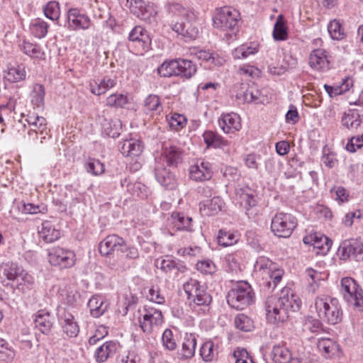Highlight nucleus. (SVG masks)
<instances>
[{
  "label": "nucleus",
  "instance_id": "obj_52",
  "mask_svg": "<svg viewBox=\"0 0 363 363\" xmlns=\"http://www.w3.org/2000/svg\"><path fill=\"white\" fill-rule=\"evenodd\" d=\"M217 240L219 245L223 247L230 246L236 243L238 240L234 233L223 229H220L218 231Z\"/></svg>",
  "mask_w": 363,
  "mask_h": 363
},
{
  "label": "nucleus",
  "instance_id": "obj_40",
  "mask_svg": "<svg viewBox=\"0 0 363 363\" xmlns=\"http://www.w3.org/2000/svg\"><path fill=\"white\" fill-rule=\"evenodd\" d=\"M23 52L32 58L44 59L45 52L38 44H33L24 40L21 45Z\"/></svg>",
  "mask_w": 363,
  "mask_h": 363
},
{
  "label": "nucleus",
  "instance_id": "obj_31",
  "mask_svg": "<svg viewBox=\"0 0 363 363\" xmlns=\"http://www.w3.org/2000/svg\"><path fill=\"white\" fill-rule=\"evenodd\" d=\"M116 84L115 79L108 77H104L99 82L93 81L89 83L91 92L94 95H101L105 94L109 89L113 87Z\"/></svg>",
  "mask_w": 363,
  "mask_h": 363
},
{
  "label": "nucleus",
  "instance_id": "obj_44",
  "mask_svg": "<svg viewBox=\"0 0 363 363\" xmlns=\"http://www.w3.org/2000/svg\"><path fill=\"white\" fill-rule=\"evenodd\" d=\"M234 324L237 329L243 332H250L254 328L252 320L243 313H240L235 317Z\"/></svg>",
  "mask_w": 363,
  "mask_h": 363
},
{
  "label": "nucleus",
  "instance_id": "obj_13",
  "mask_svg": "<svg viewBox=\"0 0 363 363\" xmlns=\"http://www.w3.org/2000/svg\"><path fill=\"white\" fill-rule=\"evenodd\" d=\"M125 241L123 238L113 234L108 235L103 240L99 247V250L102 255H109L114 251L123 252Z\"/></svg>",
  "mask_w": 363,
  "mask_h": 363
},
{
  "label": "nucleus",
  "instance_id": "obj_15",
  "mask_svg": "<svg viewBox=\"0 0 363 363\" xmlns=\"http://www.w3.org/2000/svg\"><path fill=\"white\" fill-rule=\"evenodd\" d=\"M69 27L73 30L88 29L90 26V19L77 9H70L67 12Z\"/></svg>",
  "mask_w": 363,
  "mask_h": 363
},
{
  "label": "nucleus",
  "instance_id": "obj_51",
  "mask_svg": "<svg viewBox=\"0 0 363 363\" xmlns=\"http://www.w3.org/2000/svg\"><path fill=\"white\" fill-rule=\"evenodd\" d=\"M284 274V271L280 269H277L274 266L270 271H269L265 275L268 276L269 281L266 283V286L270 289H274L277 284L281 281Z\"/></svg>",
  "mask_w": 363,
  "mask_h": 363
},
{
  "label": "nucleus",
  "instance_id": "obj_35",
  "mask_svg": "<svg viewBox=\"0 0 363 363\" xmlns=\"http://www.w3.org/2000/svg\"><path fill=\"white\" fill-rule=\"evenodd\" d=\"M128 39L133 42L141 43L143 49L148 48L150 44V38L146 30L141 26H135L130 32Z\"/></svg>",
  "mask_w": 363,
  "mask_h": 363
},
{
  "label": "nucleus",
  "instance_id": "obj_57",
  "mask_svg": "<svg viewBox=\"0 0 363 363\" xmlns=\"http://www.w3.org/2000/svg\"><path fill=\"white\" fill-rule=\"evenodd\" d=\"M162 345L169 351H174L177 349V345L174 337L172 331L170 329H165L162 336Z\"/></svg>",
  "mask_w": 363,
  "mask_h": 363
},
{
  "label": "nucleus",
  "instance_id": "obj_55",
  "mask_svg": "<svg viewBox=\"0 0 363 363\" xmlns=\"http://www.w3.org/2000/svg\"><path fill=\"white\" fill-rule=\"evenodd\" d=\"M275 264L266 257H259L254 265L255 270L257 272H262V275L266 274L270 271Z\"/></svg>",
  "mask_w": 363,
  "mask_h": 363
},
{
  "label": "nucleus",
  "instance_id": "obj_16",
  "mask_svg": "<svg viewBox=\"0 0 363 363\" xmlns=\"http://www.w3.org/2000/svg\"><path fill=\"white\" fill-rule=\"evenodd\" d=\"M235 200L240 206L246 211L257 205L255 191L248 186L238 188L235 189Z\"/></svg>",
  "mask_w": 363,
  "mask_h": 363
},
{
  "label": "nucleus",
  "instance_id": "obj_53",
  "mask_svg": "<svg viewBox=\"0 0 363 363\" xmlns=\"http://www.w3.org/2000/svg\"><path fill=\"white\" fill-rule=\"evenodd\" d=\"M45 16L52 20L56 21L60 15L59 3L55 1H49L43 8Z\"/></svg>",
  "mask_w": 363,
  "mask_h": 363
},
{
  "label": "nucleus",
  "instance_id": "obj_30",
  "mask_svg": "<svg viewBox=\"0 0 363 363\" xmlns=\"http://www.w3.org/2000/svg\"><path fill=\"white\" fill-rule=\"evenodd\" d=\"M90 314L94 318L102 315L108 309V303L104 301L101 296H93L88 302Z\"/></svg>",
  "mask_w": 363,
  "mask_h": 363
},
{
  "label": "nucleus",
  "instance_id": "obj_10",
  "mask_svg": "<svg viewBox=\"0 0 363 363\" xmlns=\"http://www.w3.org/2000/svg\"><path fill=\"white\" fill-rule=\"evenodd\" d=\"M50 264L61 269L70 268L75 264V254L73 251L60 247H52L48 252Z\"/></svg>",
  "mask_w": 363,
  "mask_h": 363
},
{
  "label": "nucleus",
  "instance_id": "obj_2",
  "mask_svg": "<svg viewBox=\"0 0 363 363\" xmlns=\"http://www.w3.org/2000/svg\"><path fill=\"white\" fill-rule=\"evenodd\" d=\"M182 150L170 143H164L161 155L155 158V176L157 181L162 186L172 187L174 175L171 168H176L182 161Z\"/></svg>",
  "mask_w": 363,
  "mask_h": 363
},
{
  "label": "nucleus",
  "instance_id": "obj_8",
  "mask_svg": "<svg viewBox=\"0 0 363 363\" xmlns=\"http://www.w3.org/2000/svg\"><path fill=\"white\" fill-rule=\"evenodd\" d=\"M184 290L187 298L196 306H208L212 298L206 291L204 286L200 284L196 279H191L184 284Z\"/></svg>",
  "mask_w": 363,
  "mask_h": 363
},
{
  "label": "nucleus",
  "instance_id": "obj_27",
  "mask_svg": "<svg viewBox=\"0 0 363 363\" xmlns=\"http://www.w3.org/2000/svg\"><path fill=\"white\" fill-rule=\"evenodd\" d=\"M177 76L189 79L196 72V65L191 60L176 59Z\"/></svg>",
  "mask_w": 363,
  "mask_h": 363
},
{
  "label": "nucleus",
  "instance_id": "obj_3",
  "mask_svg": "<svg viewBox=\"0 0 363 363\" xmlns=\"http://www.w3.org/2000/svg\"><path fill=\"white\" fill-rule=\"evenodd\" d=\"M314 308L318 318L328 324L335 325L342 321V307L335 298L317 296L314 300Z\"/></svg>",
  "mask_w": 363,
  "mask_h": 363
},
{
  "label": "nucleus",
  "instance_id": "obj_11",
  "mask_svg": "<svg viewBox=\"0 0 363 363\" xmlns=\"http://www.w3.org/2000/svg\"><path fill=\"white\" fill-rule=\"evenodd\" d=\"M340 259L353 257L357 261L363 260V242L357 240H344L338 248Z\"/></svg>",
  "mask_w": 363,
  "mask_h": 363
},
{
  "label": "nucleus",
  "instance_id": "obj_61",
  "mask_svg": "<svg viewBox=\"0 0 363 363\" xmlns=\"http://www.w3.org/2000/svg\"><path fill=\"white\" fill-rule=\"evenodd\" d=\"M145 111H157L161 109V103L157 95H149L145 100Z\"/></svg>",
  "mask_w": 363,
  "mask_h": 363
},
{
  "label": "nucleus",
  "instance_id": "obj_5",
  "mask_svg": "<svg viewBox=\"0 0 363 363\" xmlns=\"http://www.w3.org/2000/svg\"><path fill=\"white\" fill-rule=\"evenodd\" d=\"M240 20L239 11L231 6L216 9L213 16V26L223 31H238Z\"/></svg>",
  "mask_w": 363,
  "mask_h": 363
},
{
  "label": "nucleus",
  "instance_id": "obj_34",
  "mask_svg": "<svg viewBox=\"0 0 363 363\" xmlns=\"http://www.w3.org/2000/svg\"><path fill=\"white\" fill-rule=\"evenodd\" d=\"M117 350V345L116 342L113 341H108L99 347L96 352L94 357L96 362H104L107 359L113 355Z\"/></svg>",
  "mask_w": 363,
  "mask_h": 363
},
{
  "label": "nucleus",
  "instance_id": "obj_20",
  "mask_svg": "<svg viewBox=\"0 0 363 363\" xmlns=\"http://www.w3.org/2000/svg\"><path fill=\"white\" fill-rule=\"evenodd\" d=\"M143 149L144 145L143 142L133 138L125 140L119 145V150L125 157H138L142 154Z\"/></svg>",
  "mask_w": 363,
  "mask_h": 363
},
{
  "label": "nucleus",
  "instance_id": "obj_14",
  "mask_svg": "<svg viewBox=\"0 0 363 363\" xmlns=\"http://www.w3.org/2000/svg\"><path fill=\"white\" fill-rule=\"evenodd\" d=\"M58 316L63 332L69 337H77L79 332V327L73 315L65 308H62L58 311Z\"/></svg>",
  "mask_w": 363,
  "mask_h": 363
},
{
  "label": "nucleus",
  "instance_id": "obj_64",
  "mask_svg": "<svg viewBox=\"0 0 363 363\" xmlns=\"http://www.w3.org/2000/svg\"><path fill=\"white\" fill-rule=\"evenodd\" d=\"M235 363H255L245 349H238L233 352Z\"/></svg>",
  "mask_w": 363,
  "mask_h": 363
},
{
  "label": "nucleus",
  "instance_id": "obj_41",
  "mask_svg": "<svg viewBox=\"0 0 363 363\" xmlns=\"http://www.w3.org/2000/svg\"><path fill=\"white\" fill-rule=\"evenodd\" d=\"M322 320L318 318H315L313 316L308 315L305 318L303 330L306 332L311 333H318L323 330Z\"/></svg>",
  "mask_w": 363,
  "mask_h": 363
},
{
  "label": "nucleus",
  "instance_id": "obj_12",
  "mask_svg": "<svg viewBox=\"0 0 363 363\" xmlns=\"http://www.w3.org/2000/svg\"><path fill=\"white\" fill-rule=\"evenodd\" d=\"M213 167L211 162L200 160L189 168L190 178L195 182H203L211 179Z\"/></svg>",
  "mask_w": 363,
  "mask_h": 363
},
{
  "label": "nucleus",
  "instance_id": "obj_38",
  "mask_svg": "<svg viewBox=\"0 0 363 363\" xmlns=\"http://www.w3.org/2000/svg\"><path fill=\"white\" fill-rule=\"evenodd\" d=\"M172 29L178 34L190 38H195L198 34V30L191 26V23L187 21L186 23L184 22H175L172 23Z\"/></svg>",
  "mask_w": 363,
  "mask_h": 363
},
{
  "label": "nucleus",
  "instance_id": "obj_56",
  "mask_svg": "<svg viewBox=\"0 0 363 363\" xmlns=\"http://www.w3.org/2000/svg\"><path fill=\"white\" fill-rule=\"evenodd\" d=\"M85 169L87 172L93 175H99L104 172V166L98 160L89 158L85 164Z\"/></svg>",
  "mask_w": 363,
  "mask_h": 363
},
{
  "label": "nucleus",
  "instance_id": "obj_22",
  "mask_svg": "<svg viewBox=\"0 0 363 363\" xmlns=\"http://www.w3.org/2000/svg\"><path fill=\"white\" fill-rule=\"evenodd\" d=\"M304 244L313 245L314 248L322 250V252L329 251L332 245V240L328 237L317 233L311 234L303 238Z\"/></svg>",
  "mask_w": 363,
  "mask_h": 363
},
{
  "label": "nucleus",
  "instance_id": "obj_45",
  "mask_svg": "<svg viewBox=\"0 0 363 363\" xmlns=\"http://www.w3.org/2000/svg\"><path fill=\"white\" fill-rule=\"evenodd\" d=\"M361 119L357 113H345L342 118V124L350 130H355L361 125Z\"/></svg>",
  "mask_w": 363,
  "mask_h": 363
},
{
  "label": "nucleus",
  "instance_id": "obj_60",
  "mask_svg": "<svg viewBox=\"0 0 363 363\" xmlns=\"http://www.w3.org/2000/svg\"><path fill=\"white\" fill-rule=\"evenodd\" d=\"M127 103V96L122 94H111L106 99V105L111 107H123Z\"/></svg>",
  "mask_w": 363,
  "mask_h": 363
},
{
  "label": "nucleus",
  "instance_id": "obj_19",
  "mask_svg": "<svg viewBox=\"0 0 363 363\" xmlns=\"http://www.w3.org/2000/svg\"><path fill=\"white\" fill-rule=\"evenodd\" d=\"M23 268L17 263L13 262H3L0 264V283L4 284L6 277L9 281H18V277H21L23 272Z\"/></svg>",
  "mask_w": 363,
  "mask_h": 363
},
{
  "label": "nucleus",
  "instance_id": "obj_18",
  "mask_svg": "<svg viewBox=\"0 0 363 363\" xmlns=\"http://www.w3.org/2000/svg\"><path fill=\"white\" fill-rule=\"evenodd\" d=\"M167 13L171 16H181L189 23H191L196 19V14L190 8L184 7L177 2H169L165 6Z\"/></svg>",
  "mask_w": 363,
  "mask_h": 363
},
{
  "label": "nucleus",
  "instance_id": "obj_7",
  "mask_svg": "<svg viewBox=\"0 0 363 363\" xmlns=\"http://www.w3.org/2000/svg\"><path fill=\"white\" fill-rule=\"evenodd\" d=\"M297 225L296 218L290 213H278L272 220V233L280 238H289Z\"/></svg>",
  "mask_w": 363,
  "mask_h": 363
},
{
  "label": "nucleus",
  "instance_id": "obj_36",
  "mask_svg": "<svg viewBox=\"0 0 363 363\" xmlns=\"http://www.w3.org/2000/svg\"><path fill=\"white\" fill-rule=\"evenodd\" d=\"M130 10L133 13L142 20H147L152 16L151 6H147L143 0H134L131 3Z\"/></svg>",
  "mask_w": 363,
  "mask_h": 363
},
{
  "label": "nucleus",
  "instance_id": "obj_6",
  "mask_svg": "<svg viewBox=\"0 0 363 363\" xmlns=\"http://www.w3.org/2000/svg\"><path fill=\"white\" fill-rule=\"evenodd\" d=\"M340 291L344 299L359 311H363V291L351 277L341 279Z\"/></svg>",
  "mask_w": 363,
  "mask_h": 363
},
{
  "label": "nucleus",
  "instance_id": "obj_58",
  "mask_svg": "<svg viewBox=\"0 0 363 363\" xmlns=\"http://www.w3.org/2000/svg\"><path fill=\"white\" fill-rule=\"evenodd\" d=\"M15 356V352L4 339L0 338V360L11 361Z\"/></svg>",
  "mask_w": 363,
  "mask_h": 363
},
{
  "label": "nucleus",
  "instance_id": "obj_23",
  "mask_svg": "<svg viewBox=\"0 0 363 363\" xmlns=\"http://www.w3.org/2000/svg\"><path fill=\"white\" fill-rule=\"evenodd\" d=\"M224 205L220 196H214L211 200L200 203V212L203 216H211L220 212Z\"/></svg>",
  "mask_w": 363,
  "mask_h": 363
},
{
  "label": "nucleus",
  "instance_id": "obj_4",
  "mask_svg": "<svg viewBox=\"0 0 363 363\" xmlns=\"http://www.w3.org/2000/svg\"><path fill=\"white\" fill-rule=\"evenodd\" d=\"M254 292L247 281L237 282L228 291L226 298L228 305L237 310H243L254 302Z\"/></svg>",
  "mask_w": 363,
  "mask_h": 363
},
{
  "label": "nucleus",
  "instance_id": "obj_24",
  "mask_svg": "<svg viewBox=\"0 0 363 363\" xmlns=\"http://www.w3.org/2000/svg\"><path fill=\"white\" fill-rule=\"evenodd\" d=\"M326 51L323 49L313 50L309 57V65L316 70H324L328 68L329 61Z\"/></svg>",
  "mask_w": 363,
  "mask_h": 363
},
{
  "label": "nucleus",
  "instance_id": "obj_21",
  "mask_svg": "<svg viewBox=\"0 0 363 363\" xmlns=\"http://www.w3.org/2000/svg\"><path fill=\"white\" fill-rule=\"evenodd\" d=\"M218 124L226 133H234L241 128L240 116L235 113L221 115L218 119Z\"/></svg>",
  "mask_w": 363,
  "mask_h": 363
},
{
  "label": "nucleus",
  "instance_id": "obj_47",
  "mask_svg": "<svg viewBox=\"0 0 363 363\" xmlns=\"http://www.w3.org/2000/svg\"><path fill=\"white\" fill-rule=\"evenodd\" d=\"M287 35V30L283 16L280 15L278 16L274 26L273 37L276 40H284L286 39Z\"/></svg>",
  "mask_w": 363,
  "mask_h": 363
},
{
  "label": "nucleus",
  "instance_id": "obj_37",
  "mask_svg": "<svg viewBox=\"0 0 363 363\" xmlns=\"http://www.w3.org/2000/svg\"><path fill=\"white\" fill-rule=\"evenodd\" d=\"M317 347L323 352L326 357H332L338 352L339 345L330 338H320L317 342Z\"/></svg>",
  "mask_w": 363,
  "mask_h": 363
},
{
  "label": "nucleus",
  "instance_id": "obj_42",
  "mask_svg": "<svg viewBox=\"0 0 363 363\" xmlns=\"http://www.w3.org/2000/svg\"><path fill=\"white\" fill-rule=\"evenodd\" d=\"M328 30L333 40H341L345 38V33L340 21L333 19L328 26Z\"/></svg>",
  "mask_w": 363,
  "mask_h": 363
},
{
  "label": "nucleus",
  "instance_id": "obj_50",
  "mask_svg": "<svg viewBox=\"0 0 363 363\" xmlns=\"http://www.w3.org/2000/svg\"><path fill=\"white\" fill-rule=\"evenodd\" d=\"M34 284L33 277L28 274L24 269L18 277V281H17V288L18 290L23 293H26L28 290H30Z\"/></svg>",
  "mask_w": 363,
  "mask_h": 363
},
{
  "label": "nucleus",
  "instance_id": "obj_63",
  "mask_svg": "<svg viewBox=\"0 0 363 363\" xmlns=\"http://www.w3.org/2000/svg\"><path fill=\"white\" fill-rule=\"evenodd\" d=\"M244 101L247 103L255 102V104L262 103L261 92L259 89L250 87L246 90L243 94Z\"/></svg>",
  "mask_w": 363,
  "mask_h": 363
},
{
  "label": "nucleus",
  "instance_id": "obj_29",
  "mask_svg": "<svg viewBox=\"0 0 363 363\" xmlns=\"http://www.w3.org/2000/svg\"><path fill=\"white\" fill-rule=\"evenodd\" d=\"M196 337L194 333H186L182 345L181 355L184 359L192 358L196 347Z\"/></svg>",
  "mask_w": 363,
  "mask_h": 363
},
{
  "label": "nucleus",
  "instance_id": "obj_49",
  "mask_svg": "<svg viewBox=\"0 0 363 363\" xmlns=\"http://www.w3.org/2000/svg\"><path fill=\"white\" fill-rule=\"evenodd\" d=\"M258 52L257 46L242 45L235 48L233 52V55L235 59H244L250 55H254Z\"/></svg>",
  "mask_w": 363,
  "mask_h": 363
},
{
  "label": "nucleus",
  "instance_id": "obj_32",
  "mask_svg": "<svg viewBox=\"0 0 363 363\" xmlns=\"http://www.w3.org/2000/svg\"><path fill=\"white\" fill-rule=\"evenodd\" d=\"M170 220L177 230H192V218L183 213L174 212L171 215Z\"/></svg>",
  "mask_w": 363,
  "mask_h": 363
},
{
  "label": "nucleus",
  "instance_id": "obj_39",
  "mask_svg": "<svg viewBox=\"0 0 363 363\" xmlns=\"http://www.w3.org/2000/svg\"><path fill=\"white\" fill-rule=\"evenodd\" d=\"M26 77V72L25 67L22 65L9 67L4 75V78L11 83L23 81Z\"/></svg>",
  "mask_w": 363,
  "mask_h": 363
},
{
  "label": "nucleus",
  "instance_id": "obj_33",
  "mask_svg": "<svg viewBox=\"0 0 363 363\" xmlns=\"http://www.w3.org/2000/svg\"><path fill=\"white\" fill-rule=\"evenodd\" d=\"M203 138L207 147L223 149L228 145L227 140L213 130L205 131Z\"/></svg>",
  "mask_w": 363,
  "mask_h": 363
},
{
  "label": "nucleus",
  "instance_id": "obj_1",
  "mask_svg": "<svg viewBox=\"0 0 363 363\" xmlns=\"http://www.w3.org/2000/svg\"><path fill=\"white\" fill-rule=\"evenodd\" d=\"M301 301L289 288H284L279 296H271L265 301L266 318L272 324L285 322L289 312L300 309Z\"/></svg>",
  "mask_w": 363,
  "mask_h": 363
},
{
  "label": "nucleus",
  "instance_id": "obj_54",
  "mask_svg": "<svg viewBox=\"0 0 363 363\" xmlns=\"http://www.w3.org/2000/svg\"><path fill=\"white\" fill-rule=\"evenodd\" d=\"M45 89L41 84H35L31 93V102L33 106L40 107L44 104Z\"/></svg>",
  "mask_w": 363,
  "mask_h": 363
},
{
  "label": "nucleus",
  "instance_id": "obj_9",
  "mask_svg": "<svg viewBox=\"0 0 363 363\" xmlns=\"http://www.w3.org/2000/svg\"><path fill=\"white\" fill-rule=\"evenodd\" d=\"M164 322L162 311L150 306H145L143 317L140 318V326L145 333L150 334Z\"/></svg>",
  "mask_w": 363,
  "mask_h": 363
},
{
  "label": "nucleus",
  "instance_id": "obj_59",
  "mask_svg": "<svg viewBox=\"0 0 363 363\" xmlns=\"http://www.w3.org/2000/svg\"><path fill=\"white\" fill-rule=\"evenodd\" d=\"M167 121L170 128L173 130H178L184 128L187 122L185 116L179 113L172 114Z\"/></svg>",
  "mask_w": 363,
  "mask_h": 363
},
{
  "label": "nucleus",
  "instance_id": "obj_26",
  "mask_svg": "<svg viewBox=\"0 0 363 363\" xmlns=\"http://www.w3.org/2000/svg\"><path fill=\"white\" fill-rule=\"evenodd\" d=\"M219 346L211 340L203 342L200 348V355L203 361L213 362L218 359Z\"/></svg>",
  "mask_w": 363,
  "mask_h": 363
},
{
  "label": "nucleus",
  "instance_id": "obj_28",
  "mask_svg": "<svg viewBox=\"0 0 363 363\" xmlns=\"http://www.w3.org/2000/svg\"><path fill=\"white\" fill-rule=\"evenodd\" d=\"M39 235L45 242L51 243L57 240L60 237V232L54 225L48 220L44 221L38 230Z\"/></svg>",
  "mask_w": 363,
  "mask_h": 363
},
{
  "label": "nucleus",
  "instance_id": "obj_48",
  "mask_svg": "<svg viewBox=\"0 0 363 363\" xmlns=\"http://www.w3.org/2000/svg\"><path fill=\"white\" fill-rule=\"evenodd\" d=\"M48 28L47 23L39 18L30 24V31L38 38H43L47 35Z\"/></svg>",
  "mask_w": 363,
  "mask_h": 363
},
{
  "label": "nucleus",
  "instance_id": "obj_43",
  "mask_svg": "<svg viewBox=\"0 0 363 363\" xmlns=\"http://www.w3.org/2000/svg\"><path fill=\"white\" fill-rule=\"evenodd\" d=\"M104 133L111 138H117L120 135L121 122L119 121H108L106 118L101 122Z\"/></svg>",
  "mask_w": 363,
  "mask_h": 363
},
{
  "label": "nucleus",
  "instance_id": "obj_17",
  "mask_svg": "<svg viewBox=\"0 0 363 363\" xmlns=\"http://www.w3.org/2000/svg\"><path fill=\"white\" fill-rule=\"evenodd\" d=\"M55 318L50 312L45 310H40L35 315L34 323L35 328L44 335L51 333Z\"/></svg>",
  "mask_w": 363,
  "mask_h": 363
},
{
  "label": "nucleus",
  "instance_id": "obj_25",
  "mask_svg": "<svg viewBox=\"0 0 363 363\" xmlns=\"http://www.w3.org/2000/svg\"><path fill=\"white\" fill-rule=\"evenodd\" d=\"M272 358L275 363H301L298 359H294L291 352L284 345H274L272 350Z\"/></svg>",
  "mask_w": 363,
  "mask_h": 363
},
{
  "label": "nucleus",
  "instance_id": "obj_46",
  "mask_svg": "<svg viewBox=\"0 0 363 363\" xmlns=\"http://www.w3.org/2000/svg\"><path fill=\"white\" fill-rule=\"evenodd\" d=\"M157 72L160 77H170L177 76L176 59L164 61L158 68Z\"/></svg>",
  "mask_w": 363,
  "mask_h": 363
},
{
  "label": "nucleus",
  "instance_id": "obj_62",
  "mask_svg": "<svg viewBox=\"0 0 363 363\" xmlns=\"http://www.w3.org/2000/svg\"><path fill=\"white\" fill-rule=\"evenodd\" d=\"M121 184L122 187L126 186L127 190L133 195H135L137 196H140V194L143 193V190L145 189V186L140 182H135L134 184H130L128 182V179L125 178L124 180L121 182Z\"/></svg>",
  "mask_w": 363,
  "mask_h": 363
}]
</instances>
